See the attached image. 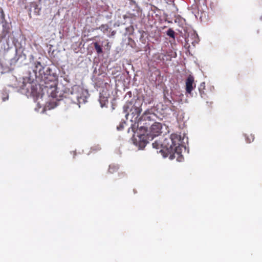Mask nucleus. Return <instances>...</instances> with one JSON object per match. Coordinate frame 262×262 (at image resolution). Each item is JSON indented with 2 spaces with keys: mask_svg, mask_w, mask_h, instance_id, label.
Returning <instances> with one entry per match:
<instances>
[{
  "mask_svg": "<svg viewBox=\"0 0 262 262\" xmlns=\"http://www.w3.org/2000/svg\"><path fill=\"white\" fill-rule=\"evenodd\" d=\"M34 66L33 72L39 83L33 84L29 83L25 84L24 86L27 89L25 93L26 96L35 98L43 97L56 98L57 97V84L55 81L54 77L48 73L50 71V69L48 68L46 72H45L44 67L39 61L35 62Z\"/></svg>",
  "mask_w": 262,
  "mask_h": 262,
  "instance_id": "f257e3e1",
  "label": "nucleus"
},
{
  "mask_svg": "<svg viewBox=\"0 0 262 262\" xmlns=\"http://www.w3.org/2000/svg\"><path fill=\"white\" fill-rule=\"evenodd\" d=\"M158 118L157 115L152 110L146 111L141 116V119L138 122V127L139 130H143V134L139 136V146L140 148H143L146 145L147 142L144 139V133L147 132L151 122H156Z\"/></svg>",
  "mask_w": 262,
  "mask_h": 262,
  "instance_id": "f03ea898",
  "label": "nucleus"
},
{
  "mask_svg": "<svg viewBox=\"0 0 262 262\" xmlns=\"http://www.w3.org/2000/svg\"><path fill=\"white\" fill-rule=\"evenodd\" d=\"M181 145V137L177 134H172L168 139H165L163 142V151H172L171 147L175 146Z\"/></svg>",
  "mask_w": 262,
  "mask_h": 262,
  "instance_id": "7ed1b4c3",
  "label": "nucleus"
},
{
  "mask_svg": "<svg viewBox=\"0 0 262 262\" xmlns=\"http://www.w3.org/2000/svg\"><path fill=\"white\" fill-rule=\"evenodd\" d=\"M182 148V146L181 145H178L171 147L172 151L165 150L164 151H163L162 150H161L160 151L165 154L164 157H168L170 159L172 160L176 157L177 159L180 157L181 158Z\"/></svg>",
  "mask_w": 262,
  "mask_h": 262,
  "instance_id": "20e7f679",
  "label": "nucleus"
},
{
  "mask_svg": "<svg viewBox=\"0 0 262 262\" xmlns=\"http://www.w3.org/2000/svg\"><path fill=\"white\" fill-rule=\"evenodd\" d=\"M129 4L133 6V12H128L127 14L123 15V18H134L139 15L140 8L134 0L129 1Z\"/></svg>",
  "mask_w": 262,
  "mask_h": 262,
  "instance_id": "39448f33",
  "label": "nucleus"
},
{
  "mask_svg": "<svg viewBox=\"0 0 262 262\" xmlns=\"http://www.w3.org/2000/svg\"><path fill=\"white\" fill-rule=\"evenodd\" d=\"M150 128V135L149 137H151L152 139L155 137L158 136L160 133H161L162 124L160 123L155 122L149 126Z\"/></svg>",
  "mask_w": 262,
  "mask_h": 262,
  "instance_id": "423d86ee",
  "label": "nucleus"
},
{
  "mask_svg": "<svg viewBox=\"0 0 262 262\" xmlns=\"http://www.w3.org/2000/svg\"><path fill=\"white\" fill-rule=\"evenodd\" d=\"M186 91L188 93H191L193 89L195 87L194 78L191 75H189L185 81Z\"/></svg>",
  "mask_w": 262,
  "mask_h": 262,
  "instance_id": "0eeeda50",
  "label": "nucleus"
},
{
  "mask_svg": "<svg viewBox=\"0 0 262 262\" xmlns=\"http://www.w3.org/2000/svg\"><path fill=\"white\" fill-rule=\"evenodd\" d=\"M124 108L126 112H130L134 115L139 116L140 113H136V106L130 101H127L124 106Z\"/></svg>",
  "mask_w": 262,
  "mask_h": 262,
  "instance_id": "6e6552de",
  "label": "nucleus"
},
{
  "mask_svg": "<svg viewBox=\"0 0 262 262\" xmlns=\"http://www.w3.org/2000/svg\"><path fill=\"white\" fill-rule=\"evenodd\" d=\"M143 99H131L130 101L136 106V113H140L141 112V106L142 103Z\"/></svg>",
  "mask_w": 262,
  "mask_h": 262,
  "instance_id": "1a4fd4ad",
  "label": "nucleus"
},
{
  "mask_svg": "<svg viewBox=\"0 0 262 262\" xmlns=\"http://www.w3.org/2000/svg\"><path fill=\"white\" fill-rule=\"evenodd\" d=\"M57 106V104L55 103L49 102L48 104L46 105V106L42 109L41 112L43 113L46 111V110H51Z\"/></svg>",
  "mask_w": 262,
  "mask_h": 262,
  "instance_id": "9d476101",
  "label": "nucleus"
},
{
  "mask_svg": "<svg viewBox=\"0 0 262 262\" xmlns=\"http://www.w3.org/2000/svg\"><path fill=\"white\" fill-rule=\"evenodd\" d=\"M118 169V166L114 164H111L109 166L108 169V172L110 173H114L117 171Z\"/></svg>",
  "mask_w": 262,
  "mask_h": 262,
  "instance_id": "9b49d317",
  "label": "nucleus"
},
{
  "mask_svg": "<svg viewBox=\"0 0 262 262\" xmlns=\"http://www.w3.org/2000/svg\"><path fill=\"white\" fill-rule=\"evenodd\" d=\"M94 46L95 49L98 54H101L102 53V49L101 46H100L97 42H94Z\"/></svg>",
  "mask_w": 262,
  "mask_h": 262,
  "instance_id": "f8f14e48",
  "label": "nucleus"
},
{
  "mask_svg": "<svg viewBox=\"0 0 262 262\" xmlns=\"http://www.w3.org/2000/svg\"><path fill=\"white\" fill-rule=\"evenodd\" d=\"M166 34L169 36V37L172 38L173 39H174L175 38V32L174 31L171 29V28H169L167 32H166Z\"/></svg>",
  "mask_w": 262,
  "mask_h": 262,
  "instance_id": "ddd939ff",
  "label": "nucleus"
},
{
  "mask_svg": "<svg viewBox=\"0 0 262 262\" xmlns=\"http://www.w3.org/2000/svg\"><path fill=\"white\" fill-rule=\"evenodd\" d=\"M101 149V147L99 145H94L91 148L90 152L92 153L96 152L100 150Z\"/></svg>",
  "mask_w": 262,
  "mask_h": 262,
  "instance_id": "4468645a",
  "label": "nucleus"
},
{
  "mask_svg": "<svg viewBox=\"0 0 262 262\" xmlns=\"http://www.w3.org/2000/svg\"><path fill=\"white\" fill-rule=\"evenodd\" d=\"M99 103L102 107H106L108 103V99H99Z\"/></svg>",
  "mask_w": 262,
  "mask_h": 262,
  "instance_id": "2eb2a0df",
  "label": "nucleus"
},
{
  "mask_svg": "<svg viewBox=\"0 0 262 262\" xmlns=\"http://www.w3.org/2000/svg\"><path fill=\"white\" fill-rule=\"evenodd\" d=\"M99 29L103 32H105L108 31L109 27L107 24L102 25L100 26Z\"/></svg>",
  "mask_w": 262,
  "mask_h": 262,
  "instance_id": "dca6fc26",
  "label": "nucleus"
},
{
  "mask_svg": "<svg viewBox=\"0 0 262 262\" xmlns=\"http://www.w3.org/2000/svg\"><path fill=\"white\" fill-rule=\"evenodd\" d=\"M162 144H163V143L161 144H160L157 141H155L154 143H152V146L154 148H157V149H159L160 146H162V149H163V146L162 145Z\"/></svg>",
  "mask_w": 262,
  "mask_h": 262,
  "instance_id": "f3484780",
  "label": "nucleus"
},
{
  "mask_svg": "<svg viewBox=\"0 0 262 262\" xmlns=\"http://www.w3.org/2000/svg\"><path fill=\"white\" fill-rule=\"evenodd\" d=\"M156 108L157 111H159L160 110H164L166 108L164 107L162 104H161V103H159V104H157V105L156 106Z\"/></svg>",
  "mask_w": 262,
  "mask_h": 262,
  "instance_id": "a211bd4d",
  "label": "nucleus"
},
{
  "mask_svg": "<svg viewBox=\"0 0 262 262\" xmlns=\"http://www.w3.org/2000/svg\"><path fill=\"white\" fill-rule=\"evenodd\" d=\"M124 128V124L123 123H120L119 125L117 126L118 130H121Z\"/></svg>",
  "mask_w": 262,
  "mask_h": 262,
  "instance_id": "6ab92c4d",
  "label": "nucleus"
},
{
  "mask_svg": "<svg viewBox=\"0 0 262 262\" xmlns=\"http://www.w3.org/2000/svg\"><path fill=\"white\" fill-rule=\"evenodd\" d=\"M164 100L166 105L172 104L171 100L169 99H164Z\"/></svg>",
  "mask_w": 262,
  "mask_h": 262,
  "instance_id": "aec40b11",
  "label": "nucleus"
},
{
  "mask_svg": "<svg viewBox=\"0 0 262 262\" xmlns=\"http://www.w3.org/2000/svg\"><path fill=\"white\" fill-rule=\"evenodd\" d=\"M119 177H120V178H123L126 177V174L124 172L119 173Z\"/></svg>",
  "mask_w": 262,
  "mask_h": 262,
  "instance_id": "412c9836",
  "label": "nucleus"
},
{
  "mask_svg": "<svg viewBox=\"0 0 262 262\" xmlns=\"http://www.w3.org/2000/svg\"><path fill=\"white\" fill-rule=\"evenodd\" d=\"M79 100V99H76L75 101L73 102V103L77 104L78 105V107H80V105H79L80 102Z\"/></svg>",
  "mask_w": 262,
  "mask_h": 262,
  "instance_id": "4be33fe9",
  "label": "nucleus"
},
{
  "mask_svg": "<svg viewBox=\"0 0 262 262\" xmlns=\"http://www.w3.org/2000/svg\"><path fill=\"white\" fill-rule=\"evenodd\" d=\"M200 94H201V97L202 98H203L204 97V96L203 95V94H204V92L202 93V92L200 90Z\"/></svg>",
  "mask_w": 262,
  "mask_h": 262,
  "instance_id": "5701e85b",
  "label": "nucleus"
},
{
  "mask_svg": "<svg viewBox=\"0 0 262 262\" xmlns=\"http://www.w3.org/2000/svg\"><path fill=\"white\" fill-rule=\"evenodd\" d=\"M129 95V97H131V92H128L126 95ZM125 97H126V96H125Z\"/></svg>",
  "mask_w": 262,
  "mask_h": 262,
  "instance_id": "b1692460",
  "label": "nucleus"
},
{
  "mask_svg": "<svg viewBox=\"0 0 262 262\" xmlns=\"http://www.w3.org/2000/svg\"><path fill=\"white\" fill-rule=\"evenodd\" d=\"M82 100H83V102H84V103L86 102V101H85V99H82Z\"/></svg>",
  "mask_w": 262,
  "mask_h": 262,
  "instance_id": "393cba45",
  "label": "nucleus"
}]
</instances>
